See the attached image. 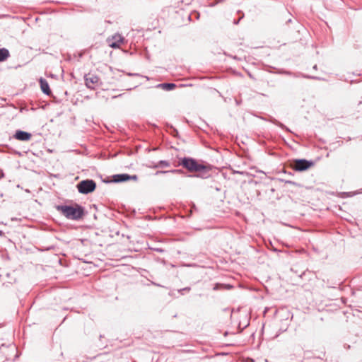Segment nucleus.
Listing matches in <instances>:
<instances>
[{
	"label": "nucleus",
	"mask_w": 362,
	"mask_h": 362,
	"mask_svg": "<svg viewBox=\"0 0 362 362\" xmlns=\"http://www.w3.org/2000/svg\"><path fill=\"white\" fill-rule=\"evenodd\" d=\"M183 173H184V171L182 169H175V170H160V171H157L156 175L165 174V173L182 174Z\"/></svg>",
	"instance_id": "12"
},
{
	"label": "nucleus",
	"mask_w": 362,
	"mask_h": 362,
	"mask_svg": "<svg viewBox=\"0 0 362 362\" xmlns=\"http://www.w3.org/2000/svg\"><path fill=\"white\" fill-rule=\"evenodd\" d=\"M223 286L226 287V288H228L232 287L230 285H223V284H216L214 287V290L216 291V290L220 289V288H223Z\"/></svg>",
	"instance_id": "15"
},
{
	"label": "nucleus",
	"mask_w": 362,
	"mask_h": 362,
	"mask_svg": "<svg viewBox=\"0 0 362 362\" xmlns=\"http://www.w3.org/2000/svg\"><path fill=\"white\" fill-rule=\"evenodd\" d=\"M85 84L89 89L94 90L101 84L100 78L93 74L88 73L84 76Z\"/></svg>",
	"instance_id": "4"
},
{
	"label": "nucleus",
	"mask_w": 362,
	"mask_h": 362,
	"mask_svg": "<svg viewBox=\"0 0 362 362\" xmlns=\"http://www.w3.org/2000/svg\"><path fill=\"white\" fill-rule=\"evenodd\" d=\"M178 165H182L189 172L202 173V177L203 178L208 177V175H206V173L209 170V167L199 163L194 158L190 157L180 158Z\"/></svg>",
	"instance_id": "2"
},
{
	"label": "nucleus",
	"mask_w": 362,
	"mask_h": 362,
	"mask_svg": "<svg viewBox=\"0 0 362 362\" xmlns=\"http://www.w3.org/2000/svg\"><path fill=\"white\" fill-rule=\"evenodd\" d=\"M130 180V175L128 174H117L112 176V182L118 183Z\"/></svg>",
	"instance_id": "8"
},
{
	"label": "nucleus",
	"mask_w": 362,
	"mask_h": 362,
	"mask_svg": "<svg viewBox=\"0 0 362 362\" xmlns=\"http://www.w3.org/2000/svg\"><path fill=\"white\" fill-rule=\"evenodd\" d=\"M269 121L270 122H272V124L279 127L282 129L286 130L287 132H290V129L288 127H286L284 124H282L281 122H280L279 121H278L275 118L271 117Z\"/></svg>",
	"instance_id": "11"
},
{
	"label": "nucleus",
	"mask_w": 362,
	"mask_h": 362,
	"mask_svg": "<svg viewBox=\"0 0 362 362\" xmlns=\"http://www.w3.org/2000/svg\"><path fill=\"white\" fill-rule=\"evenodd\" d=\"M124 38L119 34H115L110 37L107 38L109 46L112 48H119L122 43H123Z\"/></svg>",
	"instance_id": "6"
},
{
	"label": "nucleus",
	"mask_w": 362,
	"mask_h": 362,
	"mask_svg": "<svg viewBox=\"0 0 362 362\" xmlns=\"http://www.w3.org/2000/svg\"><path fill=\"white\" fill-rule=\"evenodd\" d=\"M10 57V52L6 48L0 49V62L6 60Z\"/></svg>",
	"instance_id": "10"
},
{
	"label": "nucleus",
	"mask_w": 362,
	"mask_h": 362,
	"mask_svg": "<svg viewBox=\"0 0 362 362\" xmlns=\"http://www.w3.org/2000/svg\"><path fill=\"white\" fill-rule=\"evenodd\" d=\"M76 188L80 194H88L95 191L96 182L91 179L83 180L76 185Z\"/></svg>",
	"instance_id": "3"
},
{
	"label": "nucleus",
	"mask_w": 362,
	"mask_h": 362,
	"mask_svg": "<svg viewBox=\"0 0 362 362\" xmlns=\"http://www.w3.org/2000/svg\"><path fill=\"white\" fill-rule=\"evenodd\" d=\"M158 86L162 87L165 90H172L176 87V85L173 83H164L159 84Z\"/></svg>",
	"instance_id": "13"
},
{
	"label": "nucleus",
	"mask_w": 362,
	"mask_h": 362,
	"mask_svg": "<svg viewBox=\"0 0 362 362\" xmlns=\"http://www.w3.org/2000/svg\"><path fill=\"white\" fill-rule=\"evenodd\" d=\"M243 17H244V14L243 13L242 16L239 19L234 20V21H233L234 24H235V25L238 24L240 21V19H242Z\"/></svg>",
	"instance_id": "17"
},
{
	"label": "nucleus",
	"mask_w": 362,
	"mask_h": 362,
	"mask_svg": "<svg viewBox=\"0 0 362 362\" xmlns=\"http://www.w3.org/2000/svg\"><path fill=\"white\" fill-rule=\"evenodd\" d=\"M170 163L168 160H160L156 165L155 168H159V167H169Z\"/></svg>",
	"instance_id": "14"
},
{
	"label": "nucleus",
	"mask_w": 362,
	"mask_h": 362,
	"mask_svg": "<svg viewBox=\"0 0 362 362\" xmlns=\"http://www.w3.org/2000/svg\"><path fill=\"white\" fill-rule=\"evenodd\" d=\"M40 83L42 93L47 95H49L52 93V91L49 88L48 82L45 79L41 78L40 80Z\"/></svg>",
	"instance_id": "9"
},
{
	"label": "nucleus",
	"mask_w": 362,
	"mask_h": 362,
	"mask_svg": "<svg viewBox=\"0 0 362 362\" xmlns=\"http://www.w3.org/2000/svg\"><path fill=\"white\" fill-rule=\"evenodd\" d=\"M308 78H310V76ZM312 78L317 79V77H311Z\"/></svg>",
	"instance_id": "22"
},
{
	"label": "nucleus",
	"mask_w": 362,
	"mask_h": 362,
	"mask_svg": "<svg viewBox=\"0 0 362 362\" xmlns=\"http://www.w3.org/2000/svg\"><path fill=\"white\" fill-rule=\"evenodd\" d=\"M56 209L62 213L67 219L78 221L81 219L85 214L84 208L75 204L72 205H57Z\"/></svg>",
	"instance_id": "1"
},
{
	"label": "nucleus",
	"mask_w": 362,
	"mask_h": 362,
	"mask_svg": "<svg viewBox=\"0 0 362 362\" xmlns=\"http://www.w3.org/2000/svg\"><path fill=\"white\" fill-rule=\"evenodd\" d=\"M4 235V232L2 230H0V236H2Z\"/></svg>",
	"instance_id": "20"
},
{
	"label": "nucleus",
	"mask_w": 362,
	"mask_h": 362,
	"mask_svg": "<svg viewBox=\"0 0 362 362\" xmlns=\"http://www.w3.org/2000/svg\"><path fill=\"white\" fill-rule=\"evenodd\" d=\"M317 358H320V359H323V357H322V356H318Z\"/></svg>",
	"instance_id": "23"
},
{
	"label": "nucleus",
	"mask_w": 362,
	"mask_h": 362,
	"mask_svg": "<svg viewBox=\"0 0 362 362\" xmlns=\"http://www.w3.org/2000/svg\"><path fill=\"white\" fill-rule=\"evenodd\" d=\"M313 69H317V65H315V66H313Z\"/></svg>",
	"instance_id": "21"
},
{
	"label": "nucleus",
	"mask_w": 362,
	"mask_h": 362,
	"mask_svg": "<svg viewBox=\"0 0 362 362\" xmlns=\"http://www.w3.org/2000/svg\"><path fill=\"white\" fill-rule=\"evenodd\" d=\"M138 177L136 175H130V180H137Z\"/></svg>",
	"instance_id": "18"
},
{
	"label": "nucleus",
	"mask_w": 362,
	"mask_h": 362,
	"mask_svg": "<svg viewBox=\"0 0 362 362\" xmlns=\"http://www.w3.org/2000/svg\"><path fill=\"white\" fill-rule=\"evenodd\" d=\"M190 290H191L190 287H185V288H183L180 290H179V292L182 294L183 291H189Z\"/></svg>",
	"instance_id": "16"
},
{
	"label": "nucleus",
	"mask_w": 362,
	"mask_h": 362,
	"mask_svg": "<svg viewBox=\"0 0 362 362\" xmlns=\"http://www.w3.org/2000/svg\"><path fill=\"white\" fill-rule=\"evenodd\" d=\"M313 163L305 159L296 160L293 163V168L296 171H304L312 166Z\"/></svg>",
	"instance_id": "5"
},
{
	"label": "nucleus",
	"mask_w": 362,
	"mask_h": 362,
	"mask_svg": "<svg viewBox=\"0 0 362 362\" xmlns=\"http://www.w3.org/2000/svg\"><path fill=\"white\" fill-rule=\"evenodd\" d=\"M322 355H323V356H325V352H323Z\"/></svg>",
	"instance_id": "24"
},
{
	"label": "nucleus",
	"mask_w": 362,
	"mask_h": 362,
	"mask_svg": "<svg viewBox=\"0 0 362 362\" xmlns=\"http://www.w3.org/2000/svg\"><path fill=\"white\" fill-rule=\"evenodd\" d=\"M13 137L19 141H27L31 139L32 134L27 132L17 130L13 135Z\"/></svg>",
	"instance_id": "7"
},
{
	"label": "nucleus",
	"mask_w": 362,
	"mask_h": 362,
	"mask_svg": "<svg viewBox=\"0 0 362 362\" xmlns=\"http://www.w3.org/2000/svg\"><path fill=\"white\" fill-rule=\"evenodd\" d=\"M286 183H289V184H291V185H296V182H293V181H286Z\"/></svg>",
	"instance_id": "19"
}]
</instances>
